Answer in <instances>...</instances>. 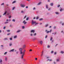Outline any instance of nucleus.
<instances>
[{
  "instance_id": "obj_18",
  "label": "nucleus",
  "mask_w": 64,
  "mask_h": 64,
  "mask_svg": "<svg viewBox=\"0 0 64 64\" xmlns=\"http://www.w3.org/2000/svg\"><path fill=\"white\" fill-rule=\"evenodd\" d=\"M2 60L1 59H0V63H2Z\"/></svg>"
},
{
  "instance_id": "obj_47",
  "label": "nucleus",
  "mask_w": 64,
  "mask_h": 64,
  "mask_svg": "<svg viewBox=\"0 0 64 64\" xmlns=\"http://www.w3.org/2000/svg\"><path fill=\"white\" fill-rule=\"evenodd\" d=\"M47 48H50V46H47Z\"/></svg>"
},
{
  "instance_id": "obj_10",
  "label": "nucleus",
  "mask_w": 64,
  "mask_h": 64,
  "mask_svg": "<svg viewBox=\"0 0 64 64\" xmlns=\"http://www.w3.org/2000/svg\"><path fill=\"white\" fill-rule=\"evenodd\" d=\"M24 54H22V55L21 56V58L22 59H23V56H24Z\"/></svg>"
},
{
  "instance_id": "obj_33",
  "label": "nucleus",
  "mask_w": 64,
  "mask_h": 64,
  "mask_svg": "<svg viewBox=\"0 0 64 64\" xmlns=\"http://www.w3.org/2000/svg\"><path fill=\"white\" fill-rule=\"evenodd\" d=\"M29 19V18L28 17L26 18V20H27Z\"/></svg>"
},
{
  "instance_id": "obj_12",
  "label": "nucleus",
  "mask_w": 64,
  "mask_h": 64,
  "mask_svg": "<svg viewBox=\"0 0 64 64\" xmlns=\"http://www.w3.org/2000/svg\"><path fill=\"white\" fill-rule=\"evenodd\" d=\"M17 35H16L14 36V39H16V38H17Z\"/></svg>"
},
{
  "instance_id": "obj_19",
  "label": "nucleus",
  "mask_w": 64,
  "mask_h": 64,
  "mask_svg": "<svg viewBox=\"0 0 64 64\" xmlns=\"http://www.w3.org/2000/svg\"><path fill=\"white\" fill-rule=\"evenodd\" d=\"M8 23V22H4V24H7Z\"/></svg>"
},
{
  "instance_id": "obj_30",
  "label": "nucleus",
  "mask_w": 64,
  "mask_h": 64,
  "mask_svg": "<svg viewBox=\"0 0 64 64\" xmlns=\"http://www.w3.org/2000/svg\"><path fill=\"white\" fill-rule=\"evenodd\" d=\"M16 3V1H14L12 3V4H14V3Z\"/></svg>"
},
{
  "instance_id": "obj_58",
  "label": "nucleus",
  "mask_w": 64,
  "mask_h": 64,
  "mask_svg": "<svg viewBox=\"0 0 64 64\" xmlns=\"http://www.w3.org/2000/svg\"><path fill=\"white\" fill-rule=\"evenodd\" d=\"M52 30H50L49 31V32H51Z\"/></svg>"
},
{
  "instance_id": "obj_50",
  "label": "nucleus",
  "mask_w": 64,
  "mask_h": 64,
  "mask_svg": "<svg viewBox=\"0 0 64 64\" xmlns=\"http://www.w3.org/2000/svg\"><path fill=\"white\" fill-rule=\"evenodd\" d=\"M56 33H57V32H55L54 34V35H56Z\"/></svg>"
},
{
  "instance_id": "obj_28",
  "label": "nucleus",
  "mask_w": 64,
  "mask_h": 64,
  "mask_svg": "<svg viewBox=\"0 0 64 64\" xmlns=\"http://www.w3.org/2000/svg\"><path fill=\"white\" fill-rule=\"evenodd\" d=\"M55 13H56V14H59V13L58 12H55Z\"/></svg>"
},
{
  "instance_id": "obj_5",
  "label": "nucleus",
  "mask_w": 64,
  "mask_h": 64,
  "mask_svg": "<svg viewBox=\"0 0 64 64\" xmlns=\"http://www.w3.org/2000/svg\"><path fill=\"white\" fill-rule=\"evenodd\" d=\"M21 31V30H18L16 32V33H19V32H20Z\"/></svg>"
},
{
  "instance_id": "obj_3",
  "label": "nucleus",
  "mask_w": 64,
  "mask_h": 64,
  "mask_svg": "<svg viewBox=\"0 0 64 64\" xmlns=\"http://www.w3.org/2000/svg\"><path fill=\"white\" fill-rule=\"evenodd\" d=\"M27 23V22H26L25 20H24L22 22V23H24V25H25Z\"/></svg>"
},
{
  "instance_id": "obj_2",
  "label": "nucleus",
  "mask_w": 64,
  "mask_h": 64,
  "mask_svg": "<svg viewBox=\"0 0 64 64\" xmlns=\"http://www.w3.org/2000/svg\"><path fill=\"white\" fill-rule=\"evenodd\" d=\"M32 25H33L34 24H35V23H36V22L35 21L34 22V21H33V20H32Z\"/></svg>"
},
{
  "instance_id": "obj_56",
  "label": "nucleus",
  "mask_w": 64,
  "mask_h": 64,
  "mask_svg": "<svg viewBox=\"0 0 64 64\" xmlns=\"http://www.w3.org/2000/svg\"><path fill=\"white\" fill-rule=\"evenodd\" d=\"M52 26H50L49 27V28H52Z\"/></svg>"
},
{
  "instance_id": "obj_48",
  "label": "nucleus",
  "mask_w": 64,
  "mask_h": 64,
  "mask_svg": "<svg viewBox=\"0 0 64 64\" xmlns=\"http://www.w3.org/2000/svg\"><path fill=\"white\" fill-rule=\"evenodd\" d=\"M60 5H58V6L57 7L58 8H59V7H60Z\"/></svg>"
},
{
  "instance_id": "obj_43",
  "label": "nucleus",
  "mask_w": 64,
  "mask_h": 64,
  "mask_svg": "<svg viewBox=\"0 0 64 64\" xmlns=\"http://www.w3.org/2000/svg\"><path fill=\"white\" fill-rule=\"evenodd\" d=\"M49 58H50V57H49V56H48L46 57V59H48Z\"/></svg>"
},
{
  "instance_id": "obj_38",
  "label": "nucleus",
  "mask_w": 64,
  "mask_h": 64,
  "mask_svg": "<svg viewBox=\"0 0 64 64\" xmlns=\"http://www.w3.org/2000/svg\"><path fill=\"white\" fill-rule=\"evenodd\" d=\"M10 40H12V38H10Z\"/></svg>"
},
{
  "instance_id": "obj_17",
  "label": "nucleus",
  "mask_w": 64,
  "mask_h": 64,
  "mask_svg": "<svg viewBox=\"0 0 64 64\" xmlns=\"http://www.w3.org/2000/svg\"><path fill=\"white\" fill-rule=\"evenodd\" d=\"M60 53H61V54H63V53H64V52L63 51H61Z\"/></svg>"
},
{
  "instance_id": "obj_62",
  "label": "nucleus",
  "mask_w": 64,
  "mask_h": 64,
  "mask_svg": "<svg viewBox=\"0 0 64 64\" xmlns=\"http://www.w3.org/2000/svg\"><path fill=\"white\" fill-rule=\"evenodd\" d=\"M42 23H40L39 24L40 25H42Z\"/></svg>"
},
{
  "instance_id": "obj_20",
  "label": "nucleus",
  "mask_w": 64,
  "mask_h": 64,
  "mask_svg": "<svg viewBox=\"0 0 64 64\" xmlns=\"http://www.w3.org/2000/svg\"><path fill=\"white\" fill-rule=\"evenodd\" d=\"M60 8H61L60 10V12H61V11H62V8H61V7H60Z\"/></svg>"
},
{
  "instance_id": "obj_23",
  "label": "nucleus",
  "mask_w": 64,
  "mask_h": 64,
  "mask_svg": "<svg viewBox=\"0 0 64 64\" xmlns=\"http://www.w3.org/2000/svg\"><path fill=\"white\" fill-rule=\"evenodd\" d=\"M56 62H58L59 61V59H58L56 60Z\"/></svg>"
},
{
  "instance_id": "obj_55",
  "label": "nucleus",
  "mask_w": 64,
  "mask_h": 64,
  "mask_svg": "<svg viewBox=\"0 0 64 64\" xmlns=\"http://www.w3.org/2000/svg\"><path fill=\"white\" fill-rule=\"evenodd\" d=\"M5 28H6V27L4 26L3 28V29H5Z\"/></svg>"
},
{
  "instance_id": "obj_15",
  "label": "nucleus",
  "mask_w": 64,
  "mask_h": 64,
  "mask_svg": "<svg viewBox=\"0 0 64 64\" xmlns=\"http://www.w3.org/2000/svg\"><path fill=\"white\" fill-rule=\"evenodd\" d=\"M48 24H46L45 26V27H48Z\"/></svg>"
},
{
  "instance_id": "obj_21",
  "label": "nucleus",
  "mask_w": 64,
  "mask_h": 64,
  "mask_svg": "<svg viewBox=\"0 0 64 64\" xmlns=\"http://www.w3.org/2000/svg\"><path fill=\"white\" fill-rule=\"evenodd\" d=\"M12 22H15V19L12 20Z\"/></svg>"
},
{
  "instance_id": "obj_63",
  "label": "nucleus",
  "mask_w": 64,
  "mask_h": 64,
  "mask_svg": "<svg viewBox=\"0 0 64 64\" xmlns=\"http://www.w3.org/2000/svg\"><path fill=\"white\" fill-rule=\"evenodd\" d=\"M36 33H35L34 34V36H36Z\"/></svg>"
},
{
  "instance_id": "obj_36",
  "label": "nucleus",
  "mask_w": 64,
  "mask_h": 64,
  "mask_svg": "<svg viewBox=\"0 0 64 64\" xmlns=\"http://www.w3.org/2000/svg\"><path fill=\"white\" fill-rule=\"evenodd\" d=\"M56 26H54V29H56Z\"/></svg>"
},
{
  "instance_id": "obj_46",
  "label": "nucleus",
  "mask_w": 64,
  "mask_h": 64,
  "mask_svg": "<svg viewBox=\"0 0 64 64\" xmlns=\"http://www.w3.org/2000/svg\"><path fill=\"white\" fill-rule=\"evenodd\" d=\"M56 54H57V52H55L54 53V55H56Z\"/></svg>"
},
{
  "instance_id": "obj_39",
  "label": "nucleus",
  "mask_w": 64,
  "mask_h": 64,
  "mask_svg": "<svg viewBox=\"0 0 64 64\" xmlns=\"http://www.w3.org/2000/svg\"><path fill=\"white\" fill-rule=\"evenodd\" d=\"M40 4H41V2H39V3H38V5H40Z\"/></svg>"
},
{
  "instance_id": "obj_32",
  "label": "nucleus",
  "mask_w": 64,
  "mask_h": 64,
  "mask_svg": "<svg viewBox=\"0 0 64 64\" xmlns=\"http://www.w3.org/2000/svg\"><path fill=\"white\" fill-rule=\"evenodd\" d=\"M52 39H53V38H52V37H51V38H50V41H51V40H52Z\"/></svg>"
},
{
  "instance_id": "obj_53",
  "label": "nucleus",
  "mask_w": 64,
  "mask_h": 64,
  "mask_svg": "<svg viewBox=\"0 0 64 64\" xmlns=\"http://www.w3.org/2000/svg\"><path fill=\"white\" fill-rule=\"evenodd\" d=\"M36 38H34L33 39V41H34V40H36Z\"/></svg>"
},
{
  "instance_id": "obj_35",
  "label": "nucleus",
  "mask_w": 64,
  "mask_h": 64,
  "mask_svg": "<svg viewBox=\"0 0 64 64\" xmlns=\"http://www.w3.org/2000/svg\"><path fill=\"white\" fill-rule=\"evenodd\" d=\"M39 23L38 22H37L35 24V25H38V24Z\"/></svg>"
},
{
  "instance_id": "obj_59",
  "label": "nucleus",
  "mask_w": 64,
  "mask_h": 64,
  "mask_svg": "<svg viewBox=\"0 0 64 64\" xmlns=\"http://www.w3.org/2000/svg\"><path fill=\"white\" fill-rule=\"evenodd\" d=\"M10 27H11L12 26L11 25H10Z\"/></svg>"
},
{
  "instance_id": "obj_64",
  "label": "nucleus",
  "mask_w": 64,
  "mask_h": 64,
  "mask_svg": "<svg viewBox=\"0 0 64 64\" xmlns=\"http://www.w3.org/2000/svg\"><path fill=\"white\" fill-rule=\"evenodd\" d=\"M32 51V50L30 49V51Z\"/></svg>"
},
{
  "instance_id": "obj_9",
  "label": "nucleus",
  "mask_w": 64,
  "mask_h": 64,
  "mask_svg": "<svg viewBox=\"0 0 64 64\" xmlns=\"http://www.w3.org/2000/svg\"><path fill=\"white\" fill-rule=\"evenodd\" d=\"M26 47V46L25 45H24V46H23L22 47V48L23 49H24Z\"/></svg>"
},
{
  "instance_id": "obj_14",
  "label": "nucleus",
  "mask_w": 64,
  "mask_h": 64,
  "mask_svg": "<svg viewBox=\"0 0 64 64\" xmlns=\"http://www.w3.org/2000/svg\"><path fill=\"white\" fill-rule=\"evenodd\" d=\"M50 5L51 6H53V3H51L50 4Z\"/></svg>"
},
{
  "instance_id": "obj_11",
  "label": "nucleus",
  "mask_w": 64,
  "mask_h": 64,
  "mask_svg": "<svg viewBox=\"0 0 64 64\" xmlns=\"http://www.w3.org/2000/svg\"><path fill=\"white\" fill-rule=\"evenodd\" d=\"M14 49H13L11 50H10V52H14Z\"/></svg>"
},
{
  "instance_id": "obj_7",
  "label": "nucleus",
  "mask_w": 64,
  "mask_h": 64,
  "mask_svg": "<svg viewBox=\"0 0 64 64\" xmlns=\"http://www.w3.org/2000/svg\"><path fill=\"white\" fill-rule=\"evenodd\" d=\"M47 61H49L50 62V61H52V60L51 59H48L47 60Z\"/></svg>"
},
{
  "instance_id": "obj_60",
  "label": "nucleus",
  "mask_w": 64,
  "mask_h": 64,
  "mask_svg": "<svg viewBox=\"0 0 64 64\" xmlns=\"http://www.w3.org/2000/svg\"><path fill=\"white\" fill-rule=\"evenodd\" d=\"M26 60H25V59L23 60V61H25Z\"/></svg>"
},
{
  "instance_id": "obj_49",
  "label": "nucleus",
  "mask_w": 64,
  "mask_h": 64,
  "mask_svg": "<svg viewBox=\"0 0 64 64\" xmlns=\"http://www.w3.org/2000/svg\"><path fill=\"white\" fill-rule=\"evenodd\" d=\"M24 12L23 11H22L21 12L22 13H24Z\"/></svg>"
},
{
  "instance_id": "obj_45",
  "label": "nucleus",
  "mask_w": 64,
  "mask_h": 64,
  "mask_svg": "<svg viewBox=\"0 0 64 64\" xmlns=\"http://www.w3.org/2000/svg\"><path fill=\"white\" fill-rule=\"evenodd\" d=\"M35 9H36L34 7L33 8V10H35Z\"/></svg>"
},
{
  "instance_id": "obj_24",
  "label": "nucleus",
  "mask_w": 64,
  "mask_h": 64,
  "mask_svg": "<svg viewBox=\"0 0 64 64\" xmlns=\"http://www.w3.org/2000/svg\"><path fill=\"white\" fill-rule=\"evenodd\" d=\"M38 18H39V17L37 16L36 17V20H37L38 19Z\"/></svg>"
},
{
  "instance_id": "obj_61",
  "label": "nucleus",
  "mask_w": 64,
  "mask_h": 64,
  "mask_svg": "<svg viewBox=\"0 0 64 64\" xmlns=\"http://www.w3.org/2000/svg\"><path fill=\"white\" fill-rule=\"evenodd\" d=\"M47 35H46V36H45V38H47Z\"/></svg>"
},
{
  "instance_id": "obj_4",
  "label": "nucleus",
  "mask_w": 64,
  "mask_h": 64,
  "mask_svg": "<svg viewBox=\"0 0 64 64\" xmlns=\"http://www.w3.org/2000/svg\"><path fill=\"white\" fill-rule=\"evenodd\" d=\"M35 32V30H32L30 31V33H34Z\"/></svg>"
},
{
  "instance_id": "obj_27",
  "label": "nucleus",
  "mask_w": 64,
  "mask_h": 64,
  "mask_svg": "<svg viewBox=\"0 0 64 64\" xmlns=\"http://www.w3.org/2000/svg\"><path fill=\"white\" fill-rule=\"evenodd\" d=\"M25 50H24V52L22 53V54H25Z\"/></svg>"
},
{
  "instance_id": "obj_52",
  "label": "nucleus",
  "mask_w": 64,
  "mask_h": 64,
  "mask_svg": "<svg viewBox=\"0 0 64 64\" xmlns=\"http://www.w3.org/2000/svg\"><path fill=\"white\" fill-rule=\"evenodd\" d=\"M10 30H7V32H10Z\"/></svg>"
},
{
  "instance_id": "obj_16",
  "label": "nucleus",
  "mask_w": 64,
  "mask_h": 64,
  "mask_svg": "<svg viewBox=\"0 0 64 64\" xmlns=\"http://www.w3.org/2000/svg\"><path fill=\"white\" fill-rule=\"evenodd\" d=\"M4 40H8V38H4Z\"/></svg>"
},
{
  "instance_id": "obj_13",
  "label": "nucleus",
  "mask_w": 64,
  "mask_h": 64,
  "mask_svg": "<svg viewBox=\"0 0 64 64\" xmlns=\"http://www.w3.org/2000/svg\"><path fill=\"white\" fill-rule=\"evenodd\" d=\"M39 42H40V43L41 45H42V43H43V42H42V41H40Z\"/></svg>"
},
{
  "instance_id": "obj_37",
  "label": "nucleus",
  "mask_w": 64,
  "mask_h": 64,
  "mask_svg": "<svg viewBox=\"0 0 64 64\" xmlns=\"http://www.w3.org/2000/svg\"><path fill=\"white\" fill-rule=\"evenodd\" d=\"M22 29H24L25 28V27L24 26H23L22 27Z\"/></svg>"
},
{
  "instance_id": "obj_26",
  "label": "nucleus",
  "mask_w": 64,
  "mask_h": 64,
  "mask_svg": "<svg viewBox=\"0 0 64 64\" xmlns=\"http://www.w3.org/2000/svg\"><path fill=\"white\" fill-rule=\"evenodd\" d=\"M12 43H10L9 44L10 46H12Z\"/></svg>"
},
{
  "instance_id": "obj_41",
  "label": "nucleus",
  "mask_w": 64,
  "mask_h": 64,
  "mask_svg": "<svg viewBox=\"0 0 64 64\" xmlns=\"http://www.w3.org/2000/svg\"><path fill=\"white\" fill-rule=\"evenodd\" d=\"M18 53H19V52H18V51L16 52V54H18Z\"/></svg>"
},
{
  "instance_id": "obj_22",
  "label": "nucleus",
  "mask_w": 64,
  "mask_h": 64,
  "mask_svg": "<svg viewBox=\"0 0 64 64\" xmlns=\"http://www.w3.org/2000/svg\"><path fill=\"white\" fill-rule=\"evenodd\" d=\"M46 9H48V5L47 4L46 5Z\"/></svg>"
},
{
  "instance_id": "obj_8",
  "label": "nucleus",
  "mask_w": 64,
  "mask_h": 64,
  "mask_svg": "<svg viewBox=\"0 0 64 64\" xmlns=\"http://www.w3.org/2000/svg\"><path fill=\"white\" fill-rule=\"evenodd\" d=\"M7 11H6L5 12L4 14H3V15H6V14L7 13Z\"/></svg>"
},
{
  "instance_id": "obj_29",
  "label": "nucleus",
  "mask_w": 64,
  "mask_h": 64,
  "mask_svg": "<svg viewBox=\"0 0 64 64\" xmlns=\"http://www.w3.org/2000/svg\"><path fill=\"white\" fill-rule=\"evenodd\" d=\"M5 60L6 61H7V57H6L5 58Z\"/></svg>"
},
{
  "instance_id": "obj_42",
  "label": "nucleus",
  "mask_w": 64,
  "mask_h": 64,
  "mask_svg": "<svg viewBox=\"0 0 64 64\" xmlns=\"http://www.w3.org/2000/svg\"><path fill=\"white\" fill-rule=\"evenodd\" d=\"M4 5V3H2L1 4V5Z\"/></svg>"
},
{
  "instance_id": "obj_54",
  "label": "nucleus",
  "mask_w": 64,
  "mask_h": 64,
  "mask_svg": "<svg viewBox=\"0 0 64 64\" xmlns=\"http://www.w3.org/2000/svg\"><path fill=\"white\" fill-rule=\"evenodd\" d=\"M51 53L52 54L53 53V51H52L51 52Z\"/></svg>"
},
{
  "instance_id": "obj_25",
  "label": "nucleus",
  "mask_w": 64,
  "mask_h": 64,
  "mask_svg": "<svg viewBox=\"0 0 64 64\" xmlns=\"http://www.w3.org/2000/svg\"><path fill=\"white\" fill-rule=\"evenodd\" d=\"M39 20L40 21H42V20H43V18H40V19Z\"/></svg>"
},
{
  "instance_id": "obj_34",
  "label": "nucleus",
  "mask_w": 64,
  "mask_h": 64,
  "mask_svg": "<svg viewBox=\"0 0 64 64\" xmlns=\"http://www.w3.org/2000/svg\"><path fill=\"white\" fill-rule=\"evenodd\" d=\"M10 34H11L10 33H8L7 34V35L8 36L9 35H10Z\"/></svg>"
},
{
  "instance_id": "obj_44",
  "label": "nucleus",
  "mask_w": 64,
  "mask_h": 64,
  "mask_svg": "<svg viewBox=\"0 0 64 64\" xmlns=\"http://www.w3.org/2000/svg\"><path fill=\"white\" fill-rule=\"evenodd\" d=\"M49 31H48L46 32V33L47 34H48V33H49Z\"/></svg>"
},
{
  "instance_id": "obj_57",
  "label": "nucleus",
  "mask_w": 64,
  "mask_h": 64,
  "mask_svg": "<svg viewBox=\"0 0 64 64\" xmlns=\"http://www.w3.org/2000/svg\"><path fill=\"white\" fill-rule=\"evenodd\" d=\"M28 8V6H26V9H27V8Z\"/></svg>"
},
{
  "instance_id": "obj_40",
  "label": "nucleus",
  "mask_w": 64,
  "mask_h": 64,
  "mask_svg": "<svg viewBox=\"0 0 64 64\" xmlns=\"http://www.w3.org/2000/svg\"><path fill=\"white\" fill-rule=\"evenodd\" d=\"M27 16H25L24 17V19L25 18H26Z\"/></svg>"
},
{
  "instance_id": "obj_1",
  "label": "nucleus",
  "mask_w": 64,
  "mask_h": 64,
  "mask_svg": "<svg viewBox=\"0 0 64 64\" xmlns=\"http://www.w3.org/2000/svg\"><path fill=\"white\" fill-rule=\"evenodd\" d=\"M19 50L20 52V54H22V53H23V52H22V50H23V48H20Z\"/></svg>"
},
{
  "instance_id": "obj_51",
  "label": "nucleus",
  "mask_w": 64,
  "mask_h": 64,
  "mask_svg": "<svg viewBox=\"0 0 64 64\" xmlns=\"http://www.w3.org/2000/svg\"><path fill=\"white\" fill-rule=\"evenodd\" d=\"M14 9H15V7H14V8H12V10H14Z\"/></svg>"
},
{
  "instance_id": "obj_31",
  "label": "nucleus",
  "mask_w": 64,
  "mask_h": 64,
  "mask_svg": "<svg viewBox=\"0 0 64 64\" xmlns=\"http://www.w3.org/2000/svg\"><path fill=\"white\" fill-rule=\"evenodd\" d=\"M7 54V52H6L5 53H4V55H6V54Z\"/></svg>"
},
{
  "instance_id": "obj_6",
  "label": "nucleus",
  "mask_w": 64,
  "mask_h": 64,
  "mask_svg": "<svg viewBox=\"0 0 64 64\" xmlns=\"http://www.w3.org/2000/svg\"><path fill=\"white\" fill-rule=\"evenodd\" d=\"M21 7H22V8H24V7H25V5L23 4H21Z\"/></svg>"
}]
</instances>
